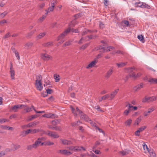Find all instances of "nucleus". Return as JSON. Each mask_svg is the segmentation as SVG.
<instances>
[{
    "label": "nucleus",
    "instance_id": "f257e3e1",
    "mask_svg": "<svg viewBox=\"0 0 157 157\" xmlns=\"http://www.w3.org/2000/svg\"><path fill=\"white\" fill-rule=\"evenodd\" d=\"M71 108L72 113L75 116H77V113H78L79 114L80 118L81 119L86 122H89L92 126H95L96 128L97 127L96 125V124L93 122L82 111H80L78 107L74 108L71 106Z\"/></svg>",
    "mask_w": 157,
    "mask_h": 157
},
{
    "label": "nucleus",
    "instance_id": "f03ea898",
    "mask_svg": "<svg viewBox=\"0 0 157 157\" xmlns=\"http://www.w3.org/2000/svg\"><path fill=\"white\" fill-rule=\"evenodd\" d=\"M74 22V21H73L72 22H71V24L70 25V27L67 29L66 30H65L63 33H61L58 37V40H59L60 39H62L64 38V37L66 36L67 34L69 33L71 31L73 33H78V30L76 29H71V27L72 26V25L73 26L74 25V24H73V23Z\"/></svg>",
    "mask_w": 157,
    "mask_h": 157
},
{
    "label": "nucleus",
    "instance_id": "7ed1b4c3",
    "mask_svg": "<svg viewBox=\"0 0 157 157\" xmlns=\"http://www.w3.org/2000/svg\"><path fill=\"white\" fill-rule=\"evenodd\" d=\"M42 78V76L41 75L36 76V77L35 85L37 89L39 91H41L43 89L42 83L41 82Z\"/></svg>",
    "mask_w": 157,
    "mask_h": 157
},
{
    "label": "nucleus",
    "instance_id": "20e7f679",
    "mask_svg": "<svg viewBox=\"0 0 157 157\" xmlns=\"http://www.w3.org/2000/svg\"><path fill=\"white\" fill-rule=\"evenodd\" d=\"M98 50H101L103 52H106L108 51L113 50L114 49V48L112 46L108 47L107 45H104V46H99L98 48Z\"/></svg>",
    "mask_w": 157,
    "mask_h": 157
},
{
    "label": "nucleus",
    "instance_id": "39448f33",
    "mask_svg": "<svg viewBox=\"0 0 157 157\" xmlns=\"http://www.w3.org/2000/svg\"><path fill=\"white\" fill-rule=\"evenodd\" d=\"M44 133L53 138H57L59 137V135L56 132L48 131H44Z\"/></svg>",
    "mask_w": 157,
    "mask_h": 157
},
{
    "label": "nucleus",
    "instance_id": "423d86ee",
    "mask_svg": "<svg viewBox=\"0 0 157 157\" xmlns=\"http://www.w3.org/2000/svg\"><path fill=\"white\" fill-rule=\"evenodd\" d=\"M157 99V97L155 96H152L148 98L145 97L143 98L142 101L143 103L152 101L156 100Z\"/></svg>",
    "mask_w": 157,
    "mask_h": 157
},
{
    "label": "nucleus",
    "instance_id": "0eeeda50",
    "mask_svg": "<svg viewBox=\"0 0 157 157\" xmlns=\"http://www.w3.org/2000/svg\"><path fill=\"white\" fill-rule=\"evenodd\" d=\"M57 152L63 155H71L72 152L66 149L60 150L58 151Z\"/></svg>",
    "mask_w": 157,
    "mask_h": 157
},
{
    "label": "nucleus",
    "instance_id": "6e6552de",
    "mask_svg": "<svg viewBox=\"0 0 157 157\" xmlns=\"http://www.w3.org/2000/svg\"><path fill=\"white\" fill-rule=\"evenodd\" d=\"M43 140V138H39L37 139V140L35 142L34 144H33L34 147V148H36L40 144H41V145H43V143H41V140Z\"/></svg>",
    "mask_w": 157,
    "mask_h": 157
},
{
    "label": "nucleus",
    "instance_id": "1a4fd4ad",
    "mask_svg": "<svg viewBox=\"0 0 157 157\" xmlns=\"http://www.w3.org/2000/svg\"><path fill=\"white\" fill-rule=\"evenodd\" d=\"M114 67H111L107 71L105 75V77L107 78L110 77L113 71Z\"/></svg>",
    "mask_w": 157,
    "mask_h": 157
},
{
    "label": "nucleus",
    "instance_id": "9d476101",
    "mask_svg": "<svg viewBox=\"0 0 157 157\" xmlns=\"http://www.w3.org/2000/svg\"><path fill=\"white\" fill-rule=\"evenodd\" d=\"M22 107H27L26 105H14L12 108V110L14 112L17 111V109Z\"/></svg>",
    "mask_w": 157,
    "mask_h": 157
},
{
    "label": "nucleus",
    "instance_id": "9b49d317",
    "mask_svg": "<svg viewBox=\"0 0 157 157\" xmlns=\"http://www.w3.org/2000/svg\"><path fill=\"white\" fill-rule=\"evenodd\" d=\"M119 90V89H117L115 90L114 91L112 92L110 94V100H112L117 95Z\"/></svg>",
    "mask_w": 157,
    "mask_h": 157
},
{
    "label": "nucleus",
    "instance_id": "f8f14e48",
    "mask_svg": "<svg viewBox=\"0 0 157 157\" xmlns=\"http://www.w3.org/2000/svg\"><path fill=\"white\" fill-rule=\"evenodd\" d=\"M97 63V61L94 60L91 62L86 67L87 69H90L94 67Z\"/></svg>",
    "mask_w": 157,
    "mask_h": 157
},
{
    "label": "nucleus",
    "instance_id": "ddd939ff",
    "mask_svg": "<svg viewBox=\"0 0 157 157\" xmlns=\"http://www.w3.org/2000/svg\"><path fill=\"white\" fill-rule=\"evenodd\" d=\"M61 143L64 145H70L72 144V142L70 140L65 139H60Z\"/></svg>",
    "mask_w": 157,
    "mask_h": 157
},
{
    "label": "nucleus",
    "instance_id": "4468645a",
    "mask_svg": "<svg viewBox=\"0 0 157 157\" xmlns=\"http://www.w3.org/2000/svg\"><path fill=\"white\" fill-rule=\"evenodd\" d=\"M26 105L27 106V107H22V108L26 107V108L24 109V110L26 111V113L31 111L33 109L34 110H35L34 106L33 105H32L30 107H29L27 106V105Z\"/></svg>",
    "mask_w": 157,
    "mask_h": 157
},
{
    "label": "nucleus",
    "instance_id": "2eb2a0df",
    "mask_svg": "<svg viewBox=\"0 0 157 157\" xmlns=\"http://www.w3.org/2000/svg\"><path fill=\"white\" fill-rule=\"evenodd\" d=\"M41 58L44 60H47L50 59V57L46 54H42L41 55Z\"/></svg>",
    "mask_w": 157,
    "mask_h": 157
},
{
    "label": "nucleus",
    "instance_id": "dca6fc26",
    "mask_svg": "<svg viewBox=\"0 0 157 157\" xmlns=\"http://www.w3.org/2000/svg\"><path fill=\"white\" fill-rule=\"evenodd\" d=\"M43 117L47 118H55V115L53 114L49 113L44 114L43 115Z\"/></svg>",
    "mask_w": 157,
    "mask_h": 157
},
{
    "label": "nucleus",
    "instance_id": "f3484780",
    "mask_svg": "<svg viewBox=\"0 0 157 157\" xmlns=\"http://www.w3.org/2000/svg\"><path fill=\"white\" fill-rule=\"evenodd\" d=\"M40 122L39 121H35L28 124V126L29 127H32L37 125Z\"/></svg>",
    "mask_w": 157,
    "mask_h": 157
},
{
    "label": "nucleus",
    "instance_id": "a211bd4d",
    "mask_svg": "<svg viewBox=\"0 0 157 157\" xmlns=\"http://www.w3.org/2000/svg\"><path fill=\"white\" fill-rule=\"evenodd\" d=\"M144 85L143 83H141L140 84H139L134 87V90L135 91H137L140 89L141 88H143V87Z\"/></svg>",
    "mask_w": 157,
    "mask_h": 157
},
{
    "label": "nucleus",
    "instance_id": "6ab92c4d",
    "mask_svg": "<svg viewBox=\"0 0 157 157\" xmlns=\"http://www.w3.org/2000/svg\"><path fill=\"white\" fill-rule=\"evenodd\" d=\"M127 63V62H124L117 63L116 64L118 68H121L125 66Z\"/></svg>",
    "mask_w": 157,
    "mask_h": 157
},
{
    "label": "nucleus",
    "instance_id": "aec40b11",
    "mask_svg": "<svg viewBox=\"0 0 157 157\" xmlns=\"http://www.w3.org/2000/svg\"><path fill=\"white\" fill-rule=\"evenodd\" d=\"M148 82L151 83H155L157 84V79L155 78H150L148 80Z\"/></svg>",
    "mask_w": 157,
    "mask_h": 157
},
{
    "label": "nucleus",
    "instance_id": "412c9836",
    "mask_svg": "<svg viewBox=\"0 0 157 157\" xmlns=\"http://www.w3.org/2000/svg\"><path fill=\"white\" fill-rule=\"evenodd\" d=\"M54 79L56 80V82H58L60 78L59 75L56 74H54Z\"/></svg>",
    "mask_w": 157,
    "mask_h": 157
},
{
    "label": "nucleus",
    "instance_id": "4be33fe9",
    "mask_svg": "<svg viewBox=\"0 0 157 157\" xmlns=\"http://www.w3.org/2000/svg\"><path fill=\"white\" fill-rule=\"evenodd\" d=\"M45 35V33H41L36 37L37 40L41 38Z\"/></svg>",
    "mask_w": 157,
    "mask_h": 157
},
{
    "label": "nucleus",
    "instance_id": "5701e85b",
    "mask_svg": "<svg viewBox=\"0 0 157 157\" xmlns=\"http://www.w3.org/2000/svg\"><path fill=\"white\" fill-rule=\"evenodd\" d=\"M143 148L144 150H146L147 151H148V152L149 153H151V150L149 149V148H148L147 146V145L144 143L143 144Z\"/></svg>",
    "mask_w": 157,
    "mask_h": 157
},
{
    "label": "nucleus",
    "instance_id": "b1692460",
    "mask_svg": "<svg viewBox=\"0 0 157 157\" xmlns=\"http://www.w3.org/2000/svg\"><path fill=\"white\" fill-rule=\"evenodd\" d=\"M143 3V2H136L135 3V5L136 6L140 7L142 8Z\"/></svg>",
    "mask_w": 157,
    "mask_h": 157
},
{
    "label": "nucleus",
    "instance_id": "393cba45",
    "mask_svg": "<svg viewBox=\"0 0 157 157\" xmlns=\"http://www.w3.org/2000/svg\"><path fill=\"white\" fill-rule=\"evenodd\" d=\"M49 128L53 130H54L56 131L61 130L60 127H52L51 126H49Z\"/></svg>",
    "mask_w": 157,
    "mask_h": 157
},
{
    "label": "nucleus",
    "instance_id": "a878e982",
    "mask_svg": "<svg viewBox=\"0 0 157 157\" xmlns=\"http://www.w3.org/2000/svg\"><path fill=\"white\" fill-rule=\"evenodd\" d=\"M141 75V74L140 73L136 75L134 73H133L132 75H130V76L133 77L134 78H136L140 77Z\"/></svg>",
    "mask_w": 157,
    "mask_h": 157
},
{
    "label": "nucleus",
    "instance_id": "bb28decb",
    "mask_svg": "<svg viewBox=\"0 0 157 157\" xmlns=\"http://www.w3.org/2000/svg\"><path fill=\"white\" fill-rule=\"evenodd\" d=\"M11 67H11L10 68V69L11 70L10 71V75L12 79H14V71L13 70H11Z\"/></svg>",
    "mask_w": 157,
    "mask_h": 157
},
{
    "label": "nucleus",
    "instance_id": "cd10ccee",
    "mask_svg": "<svg viewBox=\"0 0 157 157\" xmlns=\"http://www.w3.org/2000/svg\"><path fill=\"white\" fill-rule=\"evenodd\" d=\"M141 120L142 118L141 117H138L136 120L134 124L135 125H138Z\"/></svg>",
    "mask_w": 157,
    "mask_h": 157
},
{
    "label": "nucleus",
    "instance_id": "c85d7f7f",
    "mask_svg": "<svg viewBox=\"0 0 157 157\" xmlns=\"http://www.w3.org/2000/svg\"><path fill=\"white\" fill-rule=\"evenodd\" d=\"M8 13V12L6 11H5L3 13H0V17L1 18H3Z\"/></svg>",
    "mask_w": 157,
    "mask_h": 157
},
{
    "label": "nucleus",
    "instance_id": "c756f323",
    "mask_svg": "<svg viewBox=\"0 0 157 157\" xmlns=\"http://www.w3.org/2000/svg\"><path fill=\"white\" fill-rule=\"evenodd\" d=\"M132 120L130 119H129L125 122V124L127 126H130L132 123Z\"/></svg>",
    "mask_w": 157,
    "mask_h": 157
},
{
    "label": "nucleus",
    "instance_id": "7c9ffc66",
    "mask_svg": "<svg viewBox=\"0 0 157 157\" xmlns=\"http://www.w3.org/2000/svg\"><path fill=\"white\" fill-rule=\"evenodd\" d=\"M142 8H146L149 9L150 8V6L148 4H146L145 3L143 2Z\"/></svg>",
    "mask_w": 157,
    "mask_h": 157
},
{
    "label": "nucleus",
    "instance_id": "2f4dec72",
    "mask_svg": "<svg viewBox=\"0 0 157 157\" xmlns=\"http://www.w3.org/2000/svg\"><path fill=\"white\" fill-rule=\"evenodd\" d=\"M11 147H14V150H16L19 148L20 147V145L18 144L15 145L14 144H12L11 145Z\"/></svg>",
    "mask_w": 157,
    "mask_h": 157
},
{
    "label": "nucleus",
    "instance_id": "473e14b6",
    "mask_svg": "<svg viewBox=\"0 0 157 157\" xmlns=\"http://www.w3.org/2000/svg\"><path fill=\"white\" fill-rule=\"evenodd\" d=\"M36 117V115H32L27 120V121H32L33 119L35 118Z\"/></svg>",
    "mask_w": 157,
    "mask_h": 157
},
{
    "label": "nucleus",
    "instance_id": "72a5a7b5",
    "mask_svg": "<svg viewBox=\"0 0 157 157\" xmlns=\"http://www.w3.org/2000/svg\"><path fill=\"white\" fill-rule=\"evenodd\" d=\"M36 31V30L35 29L34 30L31 31L30 33H29L27 34L26 36L27 37H29L30 36H31L35 33Z\"/></svg>",
    "mask_w": 157,
    "mask_h": 157
},
{
    "label": "nucleus",
    "instance_id": "f704fd0d",
    "mask_svg": "<svg viewBox=\"0 0 157 157\" xmlns=\"http://www.w3.org/2000/svg\"><path fill=\"white\" fill-rule=\"evenodd\" d=\"M54 7L51 6L48 8V10H46V12H48V13L52 11H53L54 10Z\"/></svg>",
    "mask_w": 157,
    "mask_h": 157
},
{
    "label": "nucleus",
    "instance_id": "c9c22d12",
    "mask_svg": "<svg viewBox=\"0 0 157 157\" xmlns=\"http://www.w3.org/2000/svg\"><path fill=\"white\" fill-rule=\"evenodd\" d=\"M120 153L122 155H125L128 153L127 151L126 150L120 151Z\"/></svg>",
    "mask_w": 157,
    "mask_h": 157
},
{
    "label": "nucleus",
    "instance_id": "e433bc0d",
    "mask_svg": "<svg viewBox=\"0 0 157 157\" xmlns=\"http://www.w3.org/2000/svg\"><path fill=\"white\" fill-rule=\"evenodd\" d=\"M56 4V0H53L51 2V6L54 7Z\"/></svg>",
    "mask_w": 157,
    "mask_h": 157
},
{
    "label": "nucleus",
    "instance_id": "4c0bfd02",
    "mask_svg": "<svg viewBox=\"0 0 157 157\" xmlns=\"http://www.w3.org/2000/svg\"><path fill=\"white\" fill-rule=\"evenodd\" d=\"M33 148H34L33 144L32 145H29L28 146L27 149L28 150H30Z\"/></svg>",
    "mask_w": 157,
    "mask_h": 157
},
{
    "label": "nucleus",
    "instance_id": "58836bf2",
    "mask_svg": "<svg viewBox=\"0 0 157 157\" xmlns=\"http://www.w3.org/2000/svg\"><path fill=\"white\" fill-rule=\"evenodd\" d=\"M81 151V147L78 146H75V151Z\"/></svg>",
    "mask_w": 157,
    "mask_h": 157
},
{
    "label": "nucleus",
    "instance_id": "ea45409f",
    "mask_svg": "<svg viewBox=\"0 0 157 157\" xmlns=\"http://www.w3.org/2000/svg\"><path fill=\"white\" fill-rule=\"evenodd\" d=\"M60 122V121L58 120H55L52 121V123L53 124H56L59 123Z\"/></svg>",
    "mask_w": 157,
    "mask_h": 157
},
{
    "label": "nucleus",
    "instance_id": "a19ab883",
    "mask_svg": "<svg viewBox=\"0 0 157 157\" xmlns=\"http://www.w3.org/2000/svg\"><path fill=\"white\" fill-rule=\"evenodd\" d=\"M75 146H70L68 147L67 148L70 150L75 151Z\"/></svg>",
    "mask_w": 157,
    "mask_h": 157
},
{
    "label": "nucleus",
    "instance_id": "79ce46f5",
    "mask_svg": "<svg viewBox=\"0 0 157 157\" xmlns=\"http://www.w3.org/2000/svg\"><path fill=\"white\" fill-rule=\"evenodd\" d=\"M147 128V126H144L142 127L139 128L138 129L140 130V131L141 132L144 130L145 129Z\"/></svg>",
    "mask_w": 157,
    "mask_h": 157
},
{
    "label": "nucleus",
    "instance_id": "37998d69",
    "mask_svg": "<svg viewBox=\"0 0 157 157\" xmlns=\"http://www.w3.org/2000/svg\"><path fill=\"white\" fill-rule=\"evenodd\" d=\"M85 40V39L84 37H82L80 40L78 41V44H82L83 42V41Z\"/></svg>",
    "mask_w": 157,
    "mask_h": 157
},
{
    "label": "nucleus",
    "instance_id": "c03bdc74",
    "mask_svg": "<svg viewBox=\"0 0 157 157\" xmlns=\"http://www.w3.org/2000/svg\"><path fill=\"white\" fill-rule=\"evenodd\" d=\"M71 44V42L70 41H68L66 42L63 45V47H65V46H68Z\"/></svg>",
    "mask_w": 157,
    "mask_h": 157
},
{
    "label": "nucleus",
    "instance_id": "a18cd8bd",
    "mask_svg": "<svg viewBox=\"0 0 157 157\" xmlns=\"http://www.w3.org/2000/svg\"><path fill=\"white\" fill-rule=\"evenodd\" d=\"M76 123L77 124H72V126H78V125H79L81 123V122L80 121H77L76 122Z\"/></svg>",
    "mask_w": 157,
    "mask_h": 157
},
{
    "label": "nucleus",
    "instance_id": "49530a36",
    "mask_svg": "<svg viewBox=\"0 0 157 157\" xmlns=\"http://www.w3.org/2000/svg\"><path fill=\"white\" fill-rule=\"evenodd\" d=\"M88 44H86L84 45H83L80 48L82 49H84L86 48L88 46Z\"/></svg>",
    "mask_w": 157,
    "mask_h": 157
},
{
    "label": "nucleus",
    "instance_id": "de8ad7c7",
    "mask_svg": "<svg viewBox=\"0 0 157 157\" xmlns=\"http://www.w3.org/2000/svg\"><path fill=\"white\" fill-rule=\"evenodd\" d=\"M112 54H123L122 52H121V51L119 50L116 52H113Z\"/></svg>",
    "mask_w": 157,
    "mask_h": 157
},
{
    "label": "nucleus",
    "instance_id": "09e8293b",
    "mask_svg": "<svg viewBox=\"0 0 157 157\" xmlns=\"http://www.w3.org/2000/svg\"><path fill=\"white\" fill-rule=\"evenodd\" d=\"M138 38L140 41H142L144 40V37L142 35H139L138 36Z\"/></svg>",
    "mask_w": 157,
    "mask_h": 157
},
{
    "label": "nucleus",
    "instance_id": "8fccbe9b",
    "mask_svg": "<svg viewBox=\"0 0 157 157\" xmlns=\"http://www.w3.org/2000/svg\"><path fill=\"white\" fill-rule=\"evenodd\" d=\"M50 82L48 80V81H45V84H44V86H48V85H50Z\"/></svg>",
    "mask_w": 157,
    "mask_h": 157
},
{
    "label": "nucleus",
    "instance_id": "3c124183",
    "mask_svg": "<svg viewBox=\"0 0 157 157\" xmlns=\"http://www.w3.org/2000/svg\"><path fill=\"white\" fill-rule=\"evenodd\" d=\"M150 154V155L151 157H155V154L154 153V152L151 151V153H149Z\"/></svg>",
    "mask_w": 157,
    "mask_h": 157
},
{
    "label": "nucleus",
    "instance_id": "603ef678",
    "mask_svg": "<svg viewBox=\"0 0 157 157\" xmlns=\"http://www.w3.org/2000/svg\"><path fill=\"white\" fill-rule=\"evenodd\" d=\"M31 131H32V129H28L27 130L25 131V135H27L28 134L31 133V132H32Z\"/></svg>",
    "mask_w": 157,
    "mask_h": 157
},
{
    "label": "nucleus",
    "instance_id": "864d4df0",
    "mask_svg": "<svg viewBox=\"0 0 157 157\" xmlns=\"http://www.w3.org/2000/svg\"><path fill=\"white\" fill-rule=\"evenodd\" d=\"M109 0H104V4L106 6H107L108 5Z\"/></svg>",
    "mask_w": 157,
    "mask_h": 157
},
{
    "label": "nucleus",
    "instance_id": "5fc2aeb1",
    "mask_svg": "<svg viewBox=\"0 0 157 157\" xmlns=\"http://www.w3.org/2000/svg\"><path fill=\"white\" fill-rule=\"evenodd\" d=\"M88 37L90 39H94L95 38H96V36L94 35H90L89 36H88Z\"/></svg>",
    "mask_w": 157,
    "mask_h": 157
},
{
    "label": "nucleus",
    "instance_id": "6e6d98bb",
    "mask_svg": "<svg viewBox=\"0 0 157 157\" xmlns=\"http://www.w3.org/2000/svg\"><path fill=\"white\" fill-rule=\"evenodd\" d=\"M88 32H91V30H87V31H84L82 33V36H84V35H85Z\"/></svg>",
    "mask_w": 157,
    "mask_h": 157
},
{
    "label": "nucleus",
    "instance_id": "4d7b16f0",
    "mask_svg": "<svg viewBox=\"0 0 157 157\" xmlns=\"http://www.w3.org/2000/svg\"><path fill=\"white\" fill-rule=\"evenodd\" d=\"M104 25L102 22H100L99 24V27L101 29H102L104 27Z\"/></svg>",
    "mask_w": 157,
    "mask_h": 157
},
{
    "label": "nucleus",
    "instance_id": "13d9d810",
    "mask_svg": "<svg viewBox=\"0 0 157 157\" xmlns=\"http://www.w3.org/2000/svg\"><path fill=\"white\" fill-rule=\"evenodd\" d=\"M15 54V56L18 60L20 59V56L18 53L17 52L14 53Z\"/></svg>",
    "mask_w": 157,
    "mask_h": 157
},
{
    "label": "nucleus",
    "instance_id": "bf43d9fd",
    "mask_svg": "<svg viewBox=\"0 0 157 157\" xmlns=\"http://www.w3.org/2000/svg\"><path fill=\"white\" fill-rule=\"evenodd\" d=\"M33 44V43L32 42H29L26 44V46L27 47H29L31 46Z\"/></svg>",
    "mask_w": 157,
    "mask_h": 157
},
{
    "label": "nucleus",
    "instance_id": "052dcab7",
    "mask_svg": "<svg viewBox=\"0 0 157 157\" xmlns=\"http://www.w3.org/2000/svg\"><path fill=\"white\" fill-rule=\"evenodd\" d=\"M106 99L105 95L101 97V98L99 99V101H101L103 100H105Z\"/></svg>",
    "mask_w": 157,
    "mask_h": 157
},
{
    "label": "nucleus",
    "instance_id": "680f3d73",
    "mask_svg": "<svg viewBox=\"0 0 157 157\" xmlns=\"http://www.w3.org/2000/svg\"><path fill=\"white\" fill-rule=\"evenodd\" d=\"M6 155V153L4 151H1L0 152V157H2Z\"/></svg>",
    "mask_w": 157,
    "mask_h": 157
},
{
    "label": "nucleus",
    "instance_id": "e2e57ef3",
    "mask_svg": "<svg viewBox=\"0 0 157 157\" xmlns=\"http://www.w3.org/2000/svg\"><path fill=\"white\" fill-rule=\"evenodd\" d=\"M92 150L96 154H99L101 153V152H100L99 150Z\"/></svg>",
    "mask_w": 157,
    "mask_h": 157
},
{
    "label": "nucleus",
    "instance_id": "0e129e2a",
    "mask_svg": "<svg viewBox=\"0 0 157 157\" xmlns=\"http://www.w3.org/2000/svg\"><path fill=\"white\" fill-rule=\"evenodd\" d=\"M127 107L128 106V109L129 110L131 109L132 108H133V106H132L131 104L129 103H128V104L126 106Z\"/></svg>",
    "mask_w": 157,
    "mask_h": 157
},
{
    "label": "nucleus",
    "instance_id": "69168bd1",
    "mask_svg": "<svg viewBox=\"0 0 157 157\" xmlns=\"http://www.w3.org/2000/svg\"><path fill=\"white\" fill-rule=\"evenodd\" d=\"M52 42H48L46 44H45L44 45V46H49L52 45Z\"/></svg>",
    "mask_w": 157,
    "mask_h": 157
},
{
    "label": "nucleus",
    "instance_id": "338daca9",
    "mask_svg": "<svg viewBox=\"0 0 157 157\" xmlns=\"http://www.w3.org/2000/svg\"><path fill=\"white\" fill-rule=\"evenodd\" d=\"M6 121V120L5 119L2 118L0 119V123L2 124L3 123L5 122Z\"/></svg>",
    "mask_w": 157,
    "mask_h": 157
},
{
    "label": "nucleus",
    "instance_id": "774afa93",
    "mask_svg": "<svg viewBox=\"0 0 157 157\" xmlns=\"http://www.w3.org/2000/svg\"><path fill=\"white\" fill-rule=\"evenodd\" d=\"M90 152L91 153L90 156L92 157H98V156L95 155L92 152V151H90Z\"/></svg>",
    "mask_w": 157,
    "mask_h": 157
}]
</instances>
